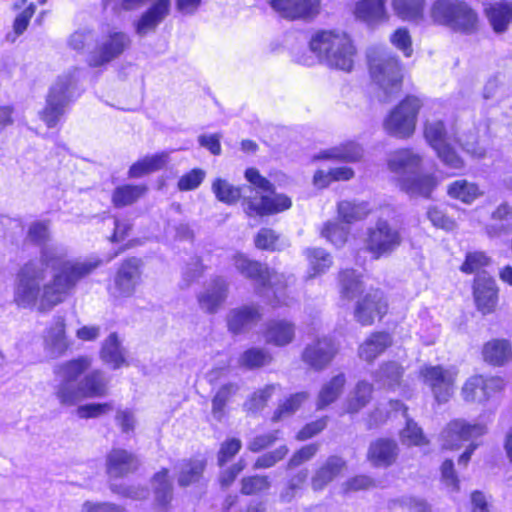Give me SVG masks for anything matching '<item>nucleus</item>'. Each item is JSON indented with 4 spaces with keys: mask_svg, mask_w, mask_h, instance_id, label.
I'll use <instances>...</instances> for the list:
<instances>
[{
    "mask_svg": "<svg viewBox=\"0 0 512 512\" xmlns=\"http://www.w3.org/2000/svg\"><path fill=\"white\" fill-rule=\"evenodd\" d=\"M304 255L308 261L310 278L322 275L333 265L331 254L322 248H307Z\"/></svg>",
    "mask_w": 512,
    "mask_h": 512,
    "instance_id": "obj_44",
    "label": "nucleus"
},
{
    "mask_svg": "<svg viewBox=\"0 0 512 512\" xmlns=\"http://www.w3.org/2000/svg\"><path fill=\"white\" fill-rule=\"evenodd\" d=\"M399 451L394 438L378 437L370 442L366 459L375 468H388L397 462Z\"/></svg>",
    "mask_w": 512,
    "mask_h": 512,
    "instance_id": "obj_24",
    "label": "nucleus"
},
{
    "mask_svg": "<svg viewBox=\"0 0 512 512\" xmlns=\"http://www.w3.org/2000/svg\"><path fill=\"white\" fill-rule=\"evenodd\" d=\"M297 326L288 318H271L264 324L261 336L266 345L284 348L291 345L296 339Z\"/></svg>",
    "mask_w": 512,
    "mask_h": 512,
    "instance_id": "obj_22",
    "label": "nucleus"
},
{
    "mask_svg": "<svg viewBox=\"0 0 512 512\" xmlns=\"http://www.w3.org/2000/svg\"><path fill=\"white\" fill-rule=\"evenodd\" d=\"M471 296L475 310L483 317L500 310L501 290L496 279L488 273L473 277Z\"/></svg>",
    "mask_w": 512,
    "mask_h": 512,
    "instance_id": "obj_15",
    "label": "nucleus"
},
{
    "mask_svg": "<svg viewBox=\"0 0 512 512\" xmlns=\"http://www.w3.org/2000/svg\"><path fill=\"white\" fill-rule=\"evenodd\" d=\"M353 14L356 19L369 25L386 23L390 19L387 0H358Z\"/></svg>",
    "mask_w": 512,
    "mask_h": 512,
    "instance_id": "obj_30",
    "label": "nucleus"
},
{
    "mask_svg": "<svg viewBox=\"0 0 512 512\" xmlns=\"http://www.w3.org/2000/svg\"><path fill=\"white\" fill-rule=\"evenodd\" d=\"M374 487H376V481L374 478L366 474H356L354 476L349 477L342 484V491L345 494H350L368 491Z\"/></svg>",
    "mask_w": 512,
    "mask_h": 512,
    "instance_id": "obj_58",
    "label": "nucleus"
},
{
    "mask_svg": "<svg viewBox=\"0 0 512 512\" xmlns=\"http://www.w3.org/2000/svg\"><path fill=\"white\" fill-rule=\"evenodd\" d=\"M100 358L113 369H119L127 364L117 333L112 332L105 339L100 349Z\"/></svg>",
    "mask_w": 512,
    "mask_h": 512,
    "instance_id": "obj_42",
    "label": "nucleus"
},
{
    "mask_svg": "<svg viewBox=\"0 0 512 512\" xmlns=\"http://www.w3.org/2000/svg\"><path fill=\"white\" fill-rule=\"evenodd\" d=\"M400 230L392 227L386 220H378L367 230L365 250L373 260L387 257L395 252L402 244Z\"/></svg>",
    "mask_w": 512,
    "mask_h": 512,
    "instance_id": "obj_14",
    "label": "nucleus"
},
{
    "mask_svg": "<svg viewBox=\"0 0 512 512\" xmlns=\"http://www.w3.org/2000/svg\"><path fill=\"white\" fill-rule=\"evenodd\" d=\"M458 372L444 365H424L419 370V378L430 391L438 405L448 403L455 395Z\"/></svg>",
    "mask_w": 512,
    "mask_h": 512,
    "instance_id": "obj_11",
    "label": "nucleus"
},
{
    "mask_svg": "<svg viewBox=\"0 0 512 512\" xmlns=\"http://www.w3.org/2000/svg\"><path fill=\"white\" fill-rule=\"evenodd\" d=\"M395 15L403 21H419L424 18L425 0H391Z\"/></svg>",
    "mask_w": 512,
    "mask_h": 512,
    "instance_id": "obj_43",
    "label": "nucleus"
},
{
    "mask_svg": "<svg viewBox=\"0 0 512 512\" xmlns=\"http://www.w3.org/2000/svg\"><path fill=\"white\" fill-rule=\"evenodd\" d=\"M308 393L305 391L296 392L286 397L277 408L274 410L271 416V422L277 423L284 418L293 415L297 412L304 402L308 399Z\"/></svg>",
    "mask_w": 512,
    "mask_h": 512,
    "instance_id": "obj_47",
    "label": "nucleus"
},
{
    "mask_svg": "<svg viewBox=\"0 0 512 512\" xmlns=\"http://www.w3.org/2000/svg\"><path fill=\"white\" fill-rule=\"evenodd\" d=\"M207 458L201 454H195L182 460L177 475V483L181 488H187L200 482L207 468Z\"/></svg>",
    "mask_w": 512,
    "mask_h": 512,
    "instance_id": "obj_32",
    "label": "nucleus"
},
{
    "mask_svg": "<svg viewBox=\"0 0 512 512\" xmlns=\"http://www.w3.org/2000/svg\"><path fill=\"white\" fill-rule=\"evenodd\" d=\"M390 43L400 50L405 57H411L413 54L412 37L408 28L399 27L389 37Z\"/></svg>",
    "mask_w": 512,
    "mask_h": 512,
    "instance_id": "obj_62",
    "label": "nucleus"
},
{
    "mask_svg": "<svg viewBox=\"0 0 512 512\" xmlns=\"http://www.w3.org/2000/svg\"><path fill=\"white\" fill-rule=\"evenodd\" d=\"M491 264V258L484 251H469L465 254L459 270L465 275H481L480 272Z\"/></svg>",
    "mask_w": 512,
    "mask_h": 512,
    "instance_id": "obj_49",
    "label": "nucleus"
},
{
    "mask_svg": "<svg viewBox=\"0 0 512 512\" xmlns=\"http://www.w3.org/2000/svg\"><path fill=\"white\" fill-rule=\"evenodd\" d=\"M140 460L136 454L124 448L114 447L105 457V472L111 479H124L136 473Z\"/></svg>",
    "mask_w": 512,
    "mask_h": 512,
    "instance_id": "obj_20",
    "label": "nucleus"
},
{
    "mask_svg": "<svg viewBox=\"0 0 512 512\" xmlns=\"http://www.w3.org/2000/svg\"><path fill=\"white\" fill-rule=\"evenodd\" d=\"M242 442L239 438L228 437L219 446L217 451V464L224 466L231 461L241 450Z\"/></svg>",
    "mask_w": 512,
    "mask_h": 512,
    "instance_id": "obj_57",
    "label": "nucleus"
},
{
    "mask_svg": "<svg viewBox=\"0 0 512 512\" xmlns=\"http://www.w3.org/2000/svg\"><path fill=\"white\" fill-rule=\"evenodd\" d=\"M336 281L342 300L351 301L353 317L361 327H370L381 323L390 313L388 294L378 287L364 291L363 274L352 267L341 268L337 272Z\"/></svg>",
    "mask_w": 512,
    "mask_h": 512,
    "instance_id": "obj_3",
    "label": "nucleus"
},
{
    "mask_svg": "<svg viewBox=\"0 0 512 512\" xmlns=\"http://www.w3.org/2000/svg\"><path fill=\"white\" fill-rule=\"evenodd\" d=\"M505 381L500 376L486 377L481 374L469 377L461 388V395L465 402H486L494 393L502 392Z\"/></svg>",
    "mask_w": 512,
    "mask_h": 512,
    "instance_id": "obj_18",
    "label": "nucleus"
},
{
    "mask_svg": "<svg viewBox=\"0 0 512 512\" xmlns=\"http://www.w3.org/2000/svg\"><path fill=\"white\" fill-rule=\"evenodd\" d=\"M77 79L72 72L59 75L50 86L45 105L39 112L40 119L47 128H55L63 118L67 105L73 101V91Z\"/></svg>",
    "mask_w": 512,
    "mask_h": 512,
    "instance_id": "obj_6",
    "label": "nucleus"
},
{
    "mask_svg": "<svg viewBox=\"0 0 512 512\" xmlns=\"http://www.w3.org/2000/svg\"><path fill=\"white\" fill-rule=\"evenodd\" d=\"M273 361V355L263 347H250L239 358V364L249 370L261 369Z\"/></svg>",
    "mask_w": 512,
    "mask_h": 512,
    "instance_id": "obj_45",
    "label": "nucleus"
},
{
    "mask_svg": "<svg viewBox=\"0 0 512 512\" xmlns=\"http://www.w3.org/2000/svg\"><path fill=\"white\" fill-rule=\"evenodd\" d=\"M347 470V461L338 454H331L315 467L310 478L313 492H322Z\"/></svg>",
    "mask_w": 512,
    "mask_h": 512,
    "instance_id": "obj_21",
    "label": "nucleus"
},
{
    "mask_svg": "<svg viewBox=\"0 0 512 512\" xmlns=\"http://www.w3.org/2000/svg\"><path fill=\"white\" fill-rule=\"evenodd\" d=\"M346 384V378L343 373L332 377L323 385L318 395L317 408L323 409L335 402L342 393Z\"/></svg>",
    "mask_w": 512,
    "mask_h": 512,
    "instance_id": "obj_46",
    "label": "nucleus"
},
{
    "mask_svg": "<svg viewBox=\"0 0 512 512\" xmlns=\"http://www.w3.org/2000/svg\"><path fill=\"white\" fill-rule=\"evenodd\" d=\"M151 482L154 484V507L160 511H167L174 498L169 469L167 467L159 469L152 475Z\"/></svg>",
    "mask_w": 512,
    "mask_h": 512,
    "instance_id": "obj_31",
    "label": "nucleus"
},
{
    "mask_svg": "<svg viewBox=\"0 0 512 512\" xmlns=\"http://www.w3.org/2000/svg\"><path fill=\"white\" fill-rule=\"evenodd\" d=\"M367 211L362 204H357L352 201H340L337 204V218L345 224H352L357 222L367 215Z\"/></svg>",
    "mask_w": 512,
    "mask_h": 512,
    "instance_id": "obj_50",
    "label": "nucleus"
},
{
    "mask_svg": "<svg viewBox=\"0 0 512 512\" xmlns=\"http://www.w3.org/2000/svg\"><path fill=\"white\" fill-rule=\"evenodd\" d=\"M480 355L486 365L504 367L512 362V342L508 338H491L483 343Z\"/></svg>",
    "mask_w": 512,
    "mask_h": 512,
    "instance_id": "obj_27",
    "label": "nucleus"
},
{
    "mask_svg": "<svg viewBox=\"0 0 512 512\" xmlns=\"http://www.w3.org/2000/svg\"><path fill=\"white\" fill-rule=\"evenodd\" d=\"M91 367V359L87 356L65 361L54 369V374L63 379L56 391V397L63 406H74L80 396L79 386L74 388L70 384L76 381Z\"/></svg>",
    "mask_w": 512,
    "mask_h": 512,
    "instance_id": "obj_13",
    "label": "nucleus"
},
{
    "mask_svg": "<svg viewBox=\"0 0 512 512\" xmlns=\"http://www.w3.org/2000/svg\"><path fill=\"white\" fill-rule=\"evenodd\" d=\"M374 385L367 380H359L345 402L346 414L355 415L368 407L374 399Z\"/></svg>",
    "mask_w": 512,
    "mask_h": 512,
    "instance_id": "obj_35",
    "label": "nucleus"
},
{
    "mask_svg": "<svg viewBox=\"0 0 512 512\" xmlns=\"http://www.w3.org/2000/svg\"><path fill=\"white\" fill-rule=\"evenodd\" d=\"M170 7L171 0H155L134 23L135 32L144 36L154 31L168 16Z\"/></svg>",
    "mask_w": 512,
    "mask_h": 512,
    "instance_id": "obj_28",
    "label": "nucleus"
},
{
    "mask_svg": "<svg viewBox=\"0 0 512 512\" xmlns=\"http://www.w3.org/2000/svg\"><path fill=\"white\" fill-rule=\"evenodd\" d=\"M280 236L273 229L263 227L254 236V246L260 251L275 252L279 250Z\"/></svg>",
    "mask_w": 512,
    "mask_h": 512,
    "instance_id": "obj_54",
    "label": "nucleus"
},
{
    "mask_svg": "<svg viewBox=\"0 0 512 512\" xmlns=\"http://www.w3.org/2000/svg\"><path fill=\"white\" fill-rule=\"evenodd\" d=\"M42 265L30 260L16 274L13 301L21 308L46 312L64 302L77 285L91 275L101 261H78L53 255Z\"/></svg>",
    "mask_w": 512,
    "mask_h": 512,
    "instance_id": "obj_1",
    "label": "nucleus"
},
{
    "mask_svg": "<svg viewBox=\"0 0 512 512\" xmlns=\"http://www.w3.org/2000/svg\"><path fill=\"white\" fill-rule=\"evenodd\" d=\"M205 171L201 168H193L183 175L177 181V189L181 192L197 189L205 179Z\"/></svg>",
    "mask_w": 512,
    "mask_h": 512,
    "instance_id": "obj_60",
    "label": "nucleus"
},
{
    "mask_svg": "<svg viewBox=\"0 0 512 512\" xmlns=\"http://www.w3.org/2000/svg\"><path fill=\"white\" fill-rule=\"evenodd\" d=\"M404 369L396 361H385L379 366V377L387 383L390 388L399 386L402 382Z\"/></svg>",
    "mask_w": 512,
    "mask_h": 512,
    "instance_id": "obj_53",
    "label": "nucleus"
},
{
    "mask_svg": "<svg viewBox=\"0 0 512 512\" xmlns=\"http://www.w3.org/2000/svg\"><path fill=\"white\" fill-rule=\"evenodd\" d=\"M422 162V156L415 153L412 148H399L390 154L387 166L394 173H405L419 169Z\"/></svg>",
    "mask_w": 512,
    "mask_h": 512,
    "instance_id": "obj_36",
    "label": "nucleus"
},
{
    "mask_svg": "<svg viewBox=\"0 0 512 512\" xmlns=\"http://www.w3.org/2000/svg\"><path fill=\"white\" fill-rule=\"evenodd\" d=\"M368 72L371 79L383 90L387 97L402 91L403 67L396 55H374L368 59Z\"/></svg>",
    "mask_w": 512,
    "mask_h": 512,
    "instance_id": "obj_9",
    "label": "nucleus"
},
{
    "mask_svg": "<svg viewBox=\"0 0 512 512\" xmlns=\"http://www.w3.org/2000/svg\"><path fill=\"white\" fill-rule=\"evenodd\" d=\"M428 17L434 26L447 27L466 35L477 33L481 26L478 12L464 0H434Z\"/></svg>",
    "mask_w": 512,
    "mask_h": 512,
    "instance_id": "obj_5",
    "label": "nucleus"
},
{
    "mask_svg": "<svg viewBox=\"0 0 512 512\" xmlns=\"http://www.w3.org/2000/svg\"><path fill=\"white\" fill-rule=\"evenodd\" d=\"M329 416L324 415L304 424L295 434V440L304 442L321 434L328 426Z\"/></svg>",
    "mask_w": 512,
    "mask_h": 512,
    "instance_id": "obj_55",
    "label": "nucleus"
},
{
    "mask_svg": "<svg viewBox=\"0 0 512 512\" xmlns=\"http://www.w3.org/2000/svg\"><path fill=\"white\" fill-rule=\"evenodd\" d=\"M239 391V385L228 382L221 385L211 399V414L217 422H222L228 415L229 404Z\"/></svg>",
    "mask_w": 512,
    "mask_h": 512,
    "instance_id": "obj_38",
    "label": "nucleus"
},
{
    "mask_svg": "<svg viewBox=\"0 0 512 512\" xmlns=\"http://www.w3.org/2000/svg\"><path fill=\"white\" fill-rule=\"evenodd\" d=\"M438 178L433 173H422L404 177L400 180V188L412 196L430 198L438 186Z\"/></svg>",
    "mask_w": 512,
    "mask_h": 512,
    "instance_id": "obj_34",
    "label": "nucleus"
},
{
    "mask_svg": "<svg viewBox=\"0 0 512 512\" xmlns=\"http://www.w3.org/2000/svg\"><path fill=\"white\" fill-rule=\"evenodd\" d=\"M280 439V430L274 429L266 433L254 436L247 448L252 453H259L272 447Z\"/></svg>",
    "mask_w": 512,
    "mask_h": 512,
    "instance_id": "obj_61",
    "label": "nucleus"
},
{
    "mask_svg": "<svg viewBox=\"0 0 512 512\" xmlns=\"http://www.w3.org/2000/svg\"><path fill=\"white\" fill-rule=\"evenodd\" d=\"M310 51L332 69L351 72L358 49L350 33L339 28L318 29L311 35Z\"/></svg>",
    "mask_w": 512,
    "mask_h": 512,
    "instance_id": "obj_4",
    "label": "nucleus"
},
{
    "mask_svg": "<svg viewBox=\"0 0 512 512\" xmlns=\"http://www.w3.org/2000/svg\"><path fill=\"white\" fill-rule=\"evenodd\" d=\"M240 493L244 496L261 494L271 487V481L267 475H249L241 479Z\"/></svg>",
    "mask_w": 512,
    "mask_h": 512,
    "instance_id": "obj_51",
    "label": "nucleus"
},
{
    "mask_svg": "<svg viewBox=\"0 0 512 512\" xmlns=\"http://www.w3.org/2000/svg\"><path fill=\"white\" fill-rule=\"evenodd\" d=\"M337 352L333 338L317 337L305 346L301 353V360L311 369L321 371L333 361Z\"/></svg>",
    "mask_w": 512,
    "mask_h": 512,
    "instance_id": "obj_19",
    "label": "nucleus"
},
{
    "mask_svg": "<svg viewBox=\"0 0 512 512\" xmlns=\"http://www.w3.org/2000/svg\"><path fill=\"white\" fill-rule=\"evenodd\" d=\"M228 295V281L221 276H216L211 279L208 287L197 296V301L206 313L215 314L224 305Z\"/></svg>",
    "mask_w": 512,
    "mask_h": 512,
    "instance_id": "obj_26",
    "label": "nucleus"
},
{
    "mask_svg": "<svg viewBox=\"0 0 512 512\" xmlns=\"http://www.w3.org/2000/svg\"><path fill=\"white\" fill-rule=\"evenodd\" d=\"M244 177L250 184L247 187L250 192L253 189H258L267 194H263L259 198L256 196L243 197L241 186H234L224 179L216 178L212 183V190L216 198L227 205H234L241 199L243 211L250 218L276 215L292 207L291 197L284 193H275L274 185L262 176L257 168H247Z\"/></svg>",
    "mask_w": 512,
    "mask_h": 512,
    "instance_id": "obj_2",
    "label": "nucleus"
},
{
    "mask_svg": "<svg viewBox=\"0 0 512 512\" xmlns=\"http://www.w3.org/2000/svg\"><path fill=\"white\" fill-rule=\"evenodd\" d=\"M145 184H121L115 187L111 195V203L117 208L135 204L147 192Z\"/></svg>",
    "mask_w": 512,
    "mask_h": 512,
    "instance_id": "obj_41",
    "label": "nucleus"
},
{
    "mask_svg": "<svg viewBox=\"0 0 512 512\" xmlns=\"http://www.w3.org/2000/svg\"><path fill=\"white\" fill-rule=\"evenodd\" d=\"M145 263L142 258L129 256L116 267L107 284V292L114 299H128L135 296L143 282Z\"/></svg>",
    "mask_w": 512,
    "mask_h": 512,
    "instance_id": "obj_8",
    "label": "nucleus"
},
{
    "mask_svg": "<svg viewBox=\"0 0 512 512\" xmlns=\"http://www.w3.org/2000/svg\"><path fill=\"white\" fill-rule=\"evenodd\" d=\"M485 16L496 34H504L512 24V0H501L489 4Z\"/></svg>",
    "mask_w": 512,
    "mask_h": 512,
    "instance_id": "obj_33",
    "label": "nucleus"
},
{
    "mask_svg": "<svg viewBox=\"0 0 512 512\" xmlns=\"http://www.w3.org/2000/svg\"><path fill=\"white\" fill-rule=\"evenodd\" d=\"M447 195L463 204L470 205L483 195L480 186L466 179H457L447 185Z\"/></svg>",
    "mask_w": 512,
    "mask_h": 512,
    "instance_id": "obj_40",
    "label": "nucleus"
},
{
    "mask_svg": "<svg viewBox=\"0 0 512 512\" xmlns=\"http://www.w3.org/2000/svg\"><path fill=\"white\" fill-rule=\"evenodd\" d=\"M427 218L438 229L452 231L456 227V221L438 206H432L427 211Z\"/></svg>",
    "mask_w": 512,
    "mask_h": 512,
    "instance_id": "obj_64",
    "label": "nucleus"
},
{
    "mask_svg": "<svg viewBox=\"0 0 512 512\" xmlns=\"http://www.w3.org/2000/svg\"><path fill=\"white\" fill-rule=\"evenodd\" d=\"M423 137L446 167L454 170L465 168V161L450 141L449 132L443 120L426 121L423 124Z\"/></svg>",
    "mask_w": 512,
    "mask_h": 512,
    "instance_id": "obj_10",
    "label": "nucleus"
},
{
    "mask_svg": "<svg viewBox=\"0 0 512 512\" xmlns=\"http://www.w3.org/2000/svg\"><path fill=\"white\" fill-rule=\"evenodd\" d=\"M487 431L485 423H470L462 418L452 419L440 434L441 449L443 451L457 450L463 442L482 437Z\"/></svg>",
    "mask_w": 512,
    "mask_h": 512,
    "instance_id": "obj_16",
    "label": "nucleus"
},
{
    "mask_svg": "<svg viewBox=\"0 0 512 512\" xmlns=\"http://www.w3.org/2000/svg\"><path fill=\"white\" fill-rule=\"evenodd\" d=\"M423 107L420 97L405 95L387 114L384 119L386 131L400 139H408L415 133L418 116Z\"/></svg>",
    "mask_w": 512,
    "mask_h": 512,
    "instance_id": "obj_7",
    "label": "nucleus"
},
{
    "mask_svg": "<svg viewBox=\"0 0 512 512\" xmlns=\"http://www.w3.org/2000/svg\"><path fill=\"white\" fill-rule=\"evenodd\" d=\"M82 398H102L108 394V380L103 371L94 369L86 373L79 383Z\"/></svg>",
    "mask_w": 512,
    "mask_h": 512,
    "instance_id": "obj_37",
    "label": "nucleus"
},
{
    "mask_svg": "<svg viewBox=\"0 0 512 512\" xmlns=\"http://www.w3.org/2000/svg\"><path fill=\"white\" fill-rule=\"evenodd\" d=\"M262 319L260 308L254 304L242 305L229 311L226 323L228 331L234 335L245 332Z\"/></svg>",
    "mask_w": 512,
    "mask_h": 512,
    "instance_id": "obj_29",
    "label": "nucleus"
},
{
    "mask_svg": "<svg viewBox=\"0 0 512 512\" xmlns=\"http://www.w3.org/2000/svg\"><path fill=\"white\" fill-rule=\"evenodd\" d=\"M363 156L361 146L355 142H346L325 152L321 158L339 162H358Z\"/></svg>",
    "mask_w": 512,
    "mask_h": 512,
    "instance_id": "obj_48",
    "label": "nucleus"
},
{
    "mask_svg": "<svg viewBox=\"0 0 512 512\" xmlns=\"http://www.w3.org/2000/svg\"><path fill=\"white\" fill-rule=\"evenodd\" d=\"M169 159L168 152L162 151L147 155L135 161L128 170V178L138 179L163 169Z\"/></svg>",
    "mask_w": 512,
    "mask_h": 512,
    "instance_id": "obj_39",
    "label": "nucleus"
},
{
    "mask_svg": "<svg viewBox=\"0 0 512 512\" xmlns=\"http://www.w3.org/2000/svg\"><path fill=\"white\" fill-rule=\"evenodd\" d=\"M131 46L129 35L121 30L108 31L89 52L86 64L90 68H104L123 55Z\"/></svg>",
    "mask_w": 512,
    "mask_h": 512,
    "instance_id": "obj_12",
    "label": "nucleus"
},
{
    "mask_svg": "<svg viewBox=\"0 0 512 512\" xmlns=\"http://www.w3.org/2000/svg\"><path fill=\"white\" fill-rule=\"evenodd\" d=\"M233 265L237 272L245 279L256 283L262 288L271 286L275 271L266 264L249 258L244 253H235L232 257Z\"/></svg>",
    "mask_w": 512,
    "mask_h": 512,
    "instance_id": "obj_23",
    "label": "nucleus"
},
{
    "mask_svg": "<svg viewBox=\"0 0 512 512\" xmlns=\"http://www.w3.org/2000/svg\"><path fill=\"white\" fill-rule=\"evenodd\" d=\"M319 449L318 442H311L299 447L289 458L287 467L293 469L311 461L318 454Z\"/></svg>",
    "mask_w": 512,
    "mask_h": 512,
    "instance_id": "obj_56",
    "label": "nucleus"
},
{
    "mask_svg": "<svg viewBox=\"0 0 512 512\" xmlns=\"http://www.w3.org/2000/svg\"><path fill=\"white\" fill-rule=\"evenodd\" d=\"M347 227L335 221H327L321 229V236L335 246H343L348 240Z\"/></svg>",
    "mask_w": 512,
    "mask_h": 512,
    "instance_id": "obj_52",
    "label": "nucleus"
},
{
    "mask_svg": "<svg viewBox=\"0 0 512 512\" xmlns=\"http://www.w3.org/2000/svg\"><path fill=\"white\" fill-rule=\"evenodd\" d=\"M289 449L287 445H281L276 449L264 453L256 458L253 469H268L275 466L278 462L282 461L288 455Z\"/></svg>",
    "mask_w": 512,
    "mask_h": 512,
    "instance_id": "obj_59",
    "label": "nucleus"
},
{
    "mask_svg": "<svg viewBox=\"0 0 512 512\" xmlns=\"http://www.w3.org/2000/svg\"><path fill=\"white\" fill-rule=\"evenodd\" d=\"M393 336L386 330H375L370 332L358 346V357L372 364L393 345Z\"/></svg>",
    "mask_w": 512,
    "mask_h": 512,
    "instance_id": "obj_25",
    "label": "nucleus"
},
{
    "mask_svg": "<svg viewBox=\"0 0 512 512\" xmlns=\"http://www.w3.org/2000/svg\"><path fill=\"white\" fill-rule=\"evenodd\" d=\"M268 4L288 22H312L322 11L321 0H268Z\"/></svg>",
    "mask_w": 512,
    "mask_h": 512,
    "instance_id": "obj_17",
    "label": "nucleus"
},
{
    "mask_svg": "<svg viewBox=\"0 0 512 512\" xmlns=\"http://www.w3.org/2000/svg\"><path fill=\"white\" fill-rule=\"evenodd\" d=\"M275 390V384H267L263 388L253 392L248 400L249 410L253 412L263 410L271 400Z\"/></svg>",
    "mask_w": 512,
    "mask_h": 512,
    "instance_id": "obj_63",
    "label": "nucleus"
}]
</instances>
